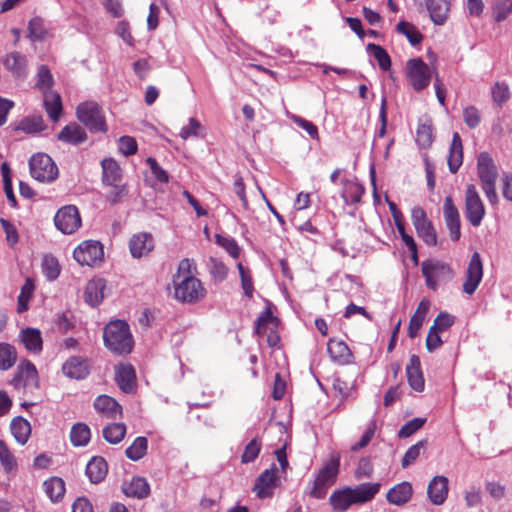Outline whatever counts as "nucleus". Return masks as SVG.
I'll return each mask as SVG.
<instances>
[{
    "label": "nucleus",
    "mask_w": 512,
    "mask_h": 512,
    "mask_svg": "<svg viewBox=\"0 0 512 512\" xmlns=\"http://www.w3.org/2000/svg\"><path fill=\"white\" fill-rule=\"evenodd\" d=\"M491 94L493 101L501 106L510 97L509 87L505 83L496 82L492 87Z\"/></svg>",
    "instance_id": "6e6d98bb"
},
{
    "label": "nucleus",
    "mask_w": 512,
    "mask_h": 512,
    "mask_svg": "<svg viewBox=\"0 0 512 512\" xmlns=\"http://www.w3.org/2000/svg\"><path fill=\"white\" fill-rule=\"evenodd\" d=\"M427 445L426 440L418 441L416 444L412 445L404 454L401 466L402 468H407L409 465L414 463L417 458L420 456V453L423 449H425Z\"/></svg>",
    "instance_id": "603ef678"
},
{
    "label": "nucleus",
    "mask_w": 512,
    "mask_h": 512,
    "mask_svg": "<svg viewBox=\"0 0 512 512\" xmlns=\"http://www.w3.org/2000/svg\"><path fill=\"white\" fill-rule=\"evenodd\" d=\"M62 371L70 378L83 379L89 373V365L85 359L72 356L63 364Z\"/></svg>",
    "instance_id": "a878e982"
},
{
    "label": "nucleus",
    "mask_w": 512,
    "mask_h": 512,
    "mask_svg": "<svg viewBox=\"0 0 512 512\" xmlns=\"http://www.w3.org/2000/svg\"><path fill=\"white\" fill-rule=\"evenodd\" d=\"M421 271L425 277L426 285L433 290L437 289L440 281L449 280L453 273L450 266L438 260H427L421 265Z\"/></svg>",
    "instance_id": "9b49d317"
},
{
    "label": "nucleus",
    "mask_w": 512,
    "mask_h": 512,
    "mask_svg": "<svg viewBox=\"0 0 512 512\" xmlns=\"http://www.w3.org/2000/svg\"><path fill=\"white\" fill-rule=\"evenodd\" d=\"M216 242L222 248H224L233 258L236 259L239 257V246L233 238L216 235Z\"/></svg>",
    "instance_id": "052dcab7"
},
{
    "label": "nucleus",
    "mask_w": 512,
    "mask_h": 512,
    "mask_svg": "<svg viewBox=\"0 0 512 512\" xmlns=\"http://www.w3.org/2000/svg\"><path fill=\"white\" fill-rule=\"evenodd\" d=\"M94 409L108 419H116L122 415V406L108 395H99L93 403Z\"/></svg>",
    "instance_id": "6ab92c4d"
},
{
    "label": "nucleus",
    "mask_w": 512,
    "mask_h": 512,
    "mask_svg": "<svg viewBox=\"0 0 512 512\" xmlns=\"http://www.w3.org/2000/svg\"><path fill=\"white\" fill-rule=\"evenodd\" d=\"M42 271L48 280L57 279L60 274V265L57 259L51 255H45L42 261Z\"/></svg>",
    "instance_id": "8fccbe9b"
},
{
    "label": "nucleus",
    "mask_w": 512,
    "mask_h": 512,
    "mask_svg": "<svg viewBox=\"0 0 512 512\" xmlns=\"http://www.w3.org/2000/svg\"><path fill=\"white\" fill-rule=\"evenodd\" d=\"M107 186L110 187V190L106 194V199L111 204L121 202L128 195V189L125 184L116 183L115 185Z\"/></svg>",
    "instance_id": "864d4df0"
},
{
    "label": "nucleus",
    "mask_w": 512,
    "mask_h": 512,
    "mask_svg": "<svg viewBox=\"0 0 512 512\" xmlns=\"http://www.w3.org/2000/svg\"><path fill=\"white\" fill-rule=\"evenodd\" d=\"M58 139L73 145H78L87 139L86 132L76 123L66 125L59 133Z\"/></svg>",
    "instance_id": "72a5a7b5"
},
{
    "label": "nucleus",
    "mask_w": 512,
    "mask_h": 512,
    "mask_svg": "<svg viewBox=\"0 0 512 512\" xmlns=\"http://www.w3.org/2000/svg\"><path fill=\"white\" fill-rule=\"evenodd\" d=\"M447 162L449 166V171L453 174H455L462 165L463 146L461 137L457 132L453 134Z\"/></svg>",
    "instance_id": "c85d7f7f"
},
{
    "label": "nucleus",
    "mask_w": 512,
    "mask_h": 512,
    "mask_svg": "<svg viewBox=\"0 0 512 512\" xmlns=\"http://www.w3.org/2000/svg\"><path fill=\"white\" fill-rule=\"evenodd\" d=\"M102 182L104 185H115L122 180V170L113 158H105L101 161Z\"/></svg>",
    "instance_id": "cd10ccee"
},
{
    "label": "nucleus",
    "mask_w": 512,
    "mask_h": 512,
    "mask_svg": "<svg viewBox=\"0 0 512 512\" xmlns=\"http://www.w3.org/2000/svg\"><path fill=\"white\" fill-rule=\"evenodd\" d=\"M0 462L7 471L12 470L16 465L14 456L2 440H0Z\"/></svg>",
    "instance_id": "e2e57ef3"
},
{
    "label": "nucleus",
    "mask_w": 512,
    "mask_h": 512,
    "mask_svg": "<svg viewBox=\"0 0 512 512\" xmlns=\"http://www.w3.org/2000/svg\"><path fill=\"white\" fill-rule=\"evenodd\" d=\"M406 74L415 91L425 89L431 80V69L421 58H413L407 62Z\"/></svg>",
    "instance_id": "9d476101"
},
{
    "label": "nucleus",
    "mask_w": 512,
    "mask_h": 512,
    "mask_svg": "<svg viewBox=\"0 0 512 512\" xmlns=\"http://www.w3.org/2000/svg\"><path fill=\"white\" fill-rule=\"evenodd\" d=\"M20 340L24 347L32 352L39 353L42 350L41 332L36 328H25L20 331Z\"/></svg>",
    "instance_id": "473e14b6"
},
{
    "label": "nucleus",
    "mask_w": 512,
    "mask_h": 512,
    "mask_svg": "<svg viewBox=\"0 0 512 512\" xmlns=\"http://www.w3.org/2000/svg\"><path fill=\"white\" fill-rule=\"evenodd\" d=\"M104 344L116 354H128L133 348L129 325L122 320L109 322L103 331Z\"/></svg>",
    "instance_id": "f03ea898"
},
{
    "label": "nucleus",
    "mask_w": 512,
    "mask_h": 512,
    "mask_svg": "<svg viewBox=\"0 0 512 512\" xmlns=\"http://www.w3.org/2000/svg\"><path fill=\"white\" fill-rule=\"evenodd\" d=\"M237 267H238V270H239V273H240L241 285H242L244 294L247 297H252L253 291H254V286H253L252 278L248 274V272L246 271V269L244 268L242 263H239Z\"/></svg>",
    "instance_id": "774afa93"
},
{
    "label": "nucleus",
    "mask_w": 512,
    "mask_h": 512,
    "mask_svg": "<svg viewBox=\"0 0 512 512\" xmlns=\"http://www.w3.org/2000/svg\"><path fill=\"white\" fill-rule=\"evenodd\" d=\"M412 223L418 236L429 246L437 244V235L426 212L421 207H414L411 212Z\"/></svg>",
    "instance_id": "ddd939ff"
},
{
    "label": "nucleus",
    "mask_w": 512,
    "mask_h": 512,
    "mask_svg": "<svg viewBox=\"0 0 512 512\" xmlns=\"http://www.w3.org/2000/svg\"><path fill=\"white\" fill-rule=\"evenodd\" d=\"M54 80L49 69L42 65L39 67L37 72L36 87L45 94V92H51Z\"/></svg>",
    "instance_id": "a18cd8bd"
},
{
    "label": "nucleus",
    "mask_w": 512,
    "mask_h": 512,
    "mask_svg": "<svg viewBox=\"0 0 512 512\" xmlns=\"http://www.w3.org/2000/svg\"><path fill=\"white\" fill-rule=\"evenodd\" d=\"M10 428L12 435L19 444L24 445L28 441L31 434V425L26 419L22 417L14 418Z\"/></svg>",
    "instance_id": "c9c22d12"
},
{
    "label": "nucleus",
    "mask_w": 512,
    "mask_h": 512,
    "mask_svg": "<svg viewBox=\"0 0 512 512\" xmlns=\"http://www.w3.org/2000/svg\"><path fill=\"white\" fill-rule=\"evenodd\" d=\"M278 468L275 464L263 471L257 478L253 491L257 497L264 499L273 495V490L278 486Z\"/></svg>",
    "instance_id": "2eb2a0df"
},
{
    "label": "nucleus",
    "mask_w": 512,
    "mask_h": 512,
    "mask_svg": "<svg viewBox=\"0 0 512 512\" xmlns=\"http://www.w3.org/2000/svg\"><path fill=\"white\" fill-rule=\"evenodd\" d=\"M261 450V444L258 441L257 438L252 439L245 447L244 452L242 454V462L243 463H251L253 462L257 456L259 455V452Z\"/></svg>",
    "instance_id": "13d9d810"
},
{
    "label": "nucleus",
    "mask_w": 512,
    "mask_h": 512,
    "mask_svg": "<svg viewBox=\"0 0 512 512\" xmlns=\"http://www.w3.org/2000/svg\"><path fill=\"white\" fill-rule=\"evenodd\" d=\"M426 422V418H413L412 420L405 423L401 429L398 431V436L400 438H407L417 432L419 429L423 427Z\"/></svg>",
    "instance_id": "5fc2aeb1"
},
{
    "label": "nucleus",
    "mask_w": 512,
    "mask_h": 512,
    "mask_svg": "<svg viewBox=\"0 0 512 512\" xmlns=\"http://www.w3.org/2000/svg\"><path fill=\"white\" fill-rule=\"evenodd\" d=\"M380 483H362L355 487H345L334 491L329 503L334 512H345L352 505L371 501L380 490Z\"/></svg>",
    "instance_id": "f257e3e1"
},
{
    "label": "nucleus",
    "mask_w": 512,
    "mask_h": 512,
    "mask_svg": "<svg viewBox=\"0 0 512 512\" xmlns=\"http://www.w3.org/2000/svg\"><path fill=\"white\" fill-rule=\"evenodd\" d=\"M29 36L32 40H41L46 35L43 21L40 18H33L29 22Z\"/></svg>",
    "instance_id": "69168bd1"
},
{
    "label": "nucleus",
    "mask_w": 512,
    "mask_h": 512,
    "mask_svg": "<svg viewBox=\"0 0 512 512\" xmlns=\"http://www.w3.org/2000/svg\"><path fill=\"white\" fill-rule=\"evenodd\" d=\"M108 472V466L103 457L95 456L86 465V475L92 483L101 482Z\"/></svg>",
    "instance_id": "2f4dec72"
},
{
    "label": "nucleus",
    "mask_w": 512,
    "mask_h": 512,
    "mask_svg": "<svg viewBox=\"0 0 512 512\" xmlns=\"http://www.w3.org/2000/svg\"><path fill=\"white\" fill-rule=\"evenodd\" d=\"M412 494L413 487L411 483L403 481L388 490L386 499L392 505L403 506L411 499Z\"/></svg>",
    "instance_id": "4be33fe9"
},
{
    "label": "nucleus",
    "mask_w": 512,
    "mask_h": 512,
    "mask_svg": "<svg viewBox=\"0 0 512 512\" xmlns=\"http://www.w3.org/2000/svg\"><path fill=\"white\" fill-rule=\"evenodd\" d=\"M327 351L331 360L339 365L351 362L352 353L347 344L342 340L330 339L327 344Z\"/></svg>",
    "instance_id": "b1692460"
},
{
    "label": "nucleus",
    "mask_w": 512,
    "mask_h": 512,
    "mask_svg": "<svg viewBox=\"0 0 512 512\" xmlns=\"http://www.w3.org/2000/svg\"><path fill=\"white\" fill-rule=\"evenodd\" d=\"M290 119L299 127L304 129L311 138L318 139V128L316 125H314L311 121H308L300 116L297 115H291L289 116Z\"/></svg>",
    "instance_id": "0e129e2a"
},
{
    "label": "nucleus",
    "mask_w": 512,
    "mask_h": 512,
    "mask_svg": "<svg viewBox=\"0 0 512 512\" xmlns=\"http://www.w3.org/2000/svg\"><path fill=\"white\" fill-rule=\"evenodd\" d=\"M105 289L106 281L103 278H93L85 286V302L91 307L98 306L105 297Z\"/></svg>",
    "instance_id": "412c9836"
},
{
    "label": "nucleus",
    "mask_w": 512,
    "mask_h": 512,
    "mask_svg": "<svg viewBox=\"0 0 512 512\" xmlns=\"http://www.w3.org/2000/svg\"><path fill=\"white\" fill-rule=\"evenodd\" d=\"M483 276V266L480 254L474 252L471 256L466 271V279L463 284V291L469 295L473 294L480 284Z\"/></svg>",
    "instance_id": "dca6fc26"
},
{
    "label": "nucleus",
    "mask_w": 512,
    "mask_h": 512,
    "mask_svg": "<svg viewBox=\"0 0 512 512\" xmlns=\"http://www.w3.org/2000/svg\"><path fill=\"white\" fill-rule=\"evenodd\" d=\"M443 214L451 240L458 241L461 235L460 215L457 207L453 203L451 196H447L444 200Z\"/></svg>",
    "instance_id": "f3484780"
},
{
    "label": "nucleus",
    "mask_w": 512,
    "mask_h": 512,
    "mask_svg": "<svg viewBox=\"0 0 512 512\" xmlns=\"http://www.w3.org/2000/svg\"><path fill=\"white\" fill-rule=\"evenodd\" d=\"M91 438V431L87 424L78 422L74 424L70 431V441L75 447L86 446Z\"/></svg>",
    "instance_id": "e433bc0d"
},
{
    "label": "nucleus",
    "mask_w": 512,
    "mask_h": 512,
    "mask_svg": "<svg viewBox=\"0 0 512 512\" xmlns=\"http://www.w3.org/2000/svg\"><path fill=\"white\" fill-rule=\"evenodd\" d=\"M126 425L124 423H110L103 428V438L110 444L120 443L126 435Z\"/></svg>",
    "instance_id": "58836bf2"
},
{
    "label": "nucleus",
    "mask_w": 512,
    "mask_h": 512,
    "mask_svg": "<svg viewBox=\"0 0 512 512\" xmlns=\"http://www.w3.org/2000/svg\"><path fill=\"white\" fill-rule=\"evenodd\" d=\"M4 65L16 77L22 78L27 75V59L19 52L7 54Z\"/></svg>",
    "instance_id": "c756f323"
},
{
    "label": "nucleus",
    "mask_w": 512,
    "mask_h": 512,
    "mask_svg": "<svg viewBox=\"0 0 512 512\" xmlns=\"http://www.w3.org/2000/svg\"><path fill=\"white\" fill-rule=\"evenodd\" d=\"M455 318L454 316L446 313L441 312L434 320L433 325L431 326L434 328V330L442 333L447 331L453 324H454Z\"/></svg>",
    "instance_id": "680f3d73"
},
{
    "label": "nucleus",
    "mask_w": 512,
    "mask_h": 512,
    "mask_svg": "<svg viewBox=\"0 0 512 512\" xmlns=\"http://www.w3.org/2000/svg\"><path fill=\"white\" fill-rule=\"evenodd\" d=\"M78 120L84 124L91 132H105L107 126L104 115L95 102H84L78 105L76 109Z\"/></svg>",
    "instance_id": "423d86ee"
},
{
    "label": "nucleus",
    "mask_w": 512,
    "mask_h": 512,
    "mask_svg": "<svg viewBox=\"0 0 512 512\" xmlns=\"http://www.w3.org/2000/svg\"><path fill=\"white\" fill-rule=\"evenodd\" d=\"M451 0H427L426 5L430 13L431 20L436 25H442L450 9Z\"/></svg>",
    "instance_id": "7c9ffc66"
},
{
    "label": "nucleus",
    "mask_w": 512,
    "mask_h": 512,
    "mask_svg": "<svg viewBox=\"0 0 512 512\" xmlns=\"http://www.w3.org/2000/svg\"><path fill=\"white\" fill-rule=\"evenodd\" d=\"M43 488L46 495L52 502H58L64 497L65 494V483L59 477H51L44 481Z\"/></svg>",
    "instance_id": "4c0bfd02"
},
{
    "label": "nucleus",
    "mask_w": 512,
    "mask_h": 512,
    "mask_svg": "<svg viewBox=\"0 0 512 512\" xmlns=\"http://www.w3.org/2000/svg\"><path fill=\"white\" fill-rule=\"evenodd\" d=\"M406 374L410 387L417 392H422L424 390L425 382L418 356L412 355L410 357L409 363L406 366Z\"/></svg>",
    "instance_id": "5701e85b"
},
{
    "label": "nucleus",
    "mask_w": 512,
    "mask_h": 512,
    "mask_svg": "<svg viewBox=\"0 0 512 512\" xmlns=\"http://www.w3.org/2000/svg\"><path fill=\"white\" fill-rule=\"evenodd\" d=\"M339 465V458H332L320 469L310 491L313 498L322 499L326 496L328 488L336 481Z\"/></svg>",
    "instance_id": "20e7f679"
},
{
    "label": "nucleus",
    "mask_w": 512,
    "mask_h": 512,
    "mask_svg": "<svg viewBox=\"0 0 512 512\" xmlns=\"http://www.w3.org/2000/svg\"><path fill=\"white\" fill-rule=\"evenodd\" d=\"M31 176L39 182H52L58 177V167L45 153H36L29 160Z\"/></svg>",
    "instance_id": "39448f33"
},
{
    "label": "nucleus",
    "mask_w": 512,
    "mask_h": 512,
    "mask_svg": "<svg viewBox=\"0 0 512 512\" xmlns=\"http://www.w3.org/2000/svg\"><path fill=\"white\" fill-rule=\"evenodd\" d=\"M449 482L445 476H435L428 484L427 494L434 505H442L448 496Z\"/></svg>",
    "instance_id": "a211bd4d"
},
{
    "label": "nucleus",
    "mask_w": 512,
    "mask_h": 512,
    "mask_svg": "<svg viewBox=\"0 0 512 512\" xmlns=\"http://www.w3.org/2000/svg\"><path fill=\"white\" fill-rule=\"evenodd\" d=\"M367 52L370 53L378 62L379 67L383 71H387L391 67V58L384 48L380 45L369 43Z\"/></svg>",
    "instance_id": "c03bdc74"
},
{
    "label": "nucleus",
    "mask_w": 512,
    "mask_h": 512,
    "mask_svg": "<svg viewBox=\"0 0 512 512\" xmlns=\"http://www.w3.org/2000/svg\"><path fill=\"white\" fill-rule=\"evenodd\" d=\"M16 389L33 391L39 387L38 372L35 365L29 360H22L17 366L16 373L11 380Z\"/></svg>",
    "instance_id": "f8f14e48"
},
{
    "label": "nucleus",
    "mask_w": 512,
    "mask_h": 512,
    "mask_svg": "<svg viewBox=\"0 0 512 512\" xmlns=\"http://www.w3.org/2000/svg\"><path fill=\"white\" fill-rule=\"evenodd\" d=\"M477 174L481 181L482 190L488 201L495 205L498 203L496 193V180L498 177L497 167L488 152H481L477 158Z\"/></svg>",
    "instance_id": "7ed1b4c3"
},
{
    "label": "nucleus",
    "mask_w": 512,
    "mask_h": 512,
    "mask_svg": "<svg viewBox=\"0 0 512 512\" xmlns=\"http://www.w3.org/2000/svg\"><path fill=\"white\" fill-rule=\"evenodd\" d=\"M397 31L403 35L406 36V38L408 39V41L412 44V45H417L419 44L421 41H422V35L421 33L418 31V29L410 24L409 22H406V21H401L397 24Z\"/></svg>",
    "instance_id": "49530a36"
},
{
    "label": "nucleus",
    "mask_w": 512,
    "mask_h": 512,
    "mask_svg": "<svg viewBox=\"0 0 512 512\" xmlns=\"http://www.w3.org/2000/svg\"><path fill=\"white\" fill-rule=\"evenodd\" d=\"M115 380L124 393H131L135 387V370L130 364H120L116 368Z\"/></svg>",
    "instance_id": "393cba45"
},
{
    "label": "nucleus",
    "mask_w": 512,
    "mask_h": 512,
    "mask_svg": "<svg viewBox=\"0 0 512 512\" xmlns=\"http://www.w3.org/2000/svg\"><path fill=\"white\" fill-rule=\"evenodd\" d=\"M17 361V351L8 343H0V370L6 371Z\"/></svg>",
    "instance_id": "79ce46f5"
},
{
    "label": "nucleus",
    "mask_w": 512,
    "mask_h": 512,
    "mask_svg": "<svg viewBox=\"0 0 512 512\" xmlns=\"http://www.w3.org/2000/svg\"><path fill=\"white\" fill-rule=\"evenodd\" d=\"M147 449V438L139 436L133 441V443L129 447L126 448L125 455L128 459L132 461H138L146 455Z\"/></svg>",
    "instance_id": "a19ab883"
},
{
    "label": "nucleus",
    "mask_w": 512,
    "mask_h": 512,
    "mask_svg": "<svg viewBox=\"0 0 512 512\" xmlns=\"http://www.w3.org/2000/svg\"><path fill=\"white\" fill-rule=\"evenodd\" d=\"M122 491L128 497L143 499L149 495L150 486L145 478L133 477L130 482L123 483Z\"/></svg>",
    "instance_id": "bb28decb"
},
{
    "label": "nucleus",
    "mask_w": 512,
    "mask_h": 512,
    "mask_svg": "<svg viewBox=\"0 0 512 512\" xmlns=\"http://www.w3.org/2000/svg\"><path fill=\"white\" fill-rule=\"evenodd\" d=\"M274 322H277V319L273 316L270 308H266L256 320V333L258 335L265 334L267 325Z\"/></svg>",
    "instance_id": "bf43d9fd"
},
{
    "label": "nucleus",
    "mask_w": 512,
    "mask_h": 512,
    "mask_svg": "<svg viewBox=\"0 0 512 512\" xmlns=\"http://www.w3.org/2000/svg\"><path fill=\"white\" fill-rule=\"evenodd\" d=\"M54 223L62 233H74L81 225V218L77 207L67 205L60 208L54 217Z\"/></svg>",
    "instance_id": "4468645a"
},
{
    "label": "nucleus",
    "mask_w": 512,
    "mask_h": 512,
    "mask_svg": "<svg viewBox=\"0 0 512 512\" xmlns=\"http://www.w3.org/2000/svg\"><path fill=\"white\" fill-rule=\"evenodd\" d=\"M492 11L496 22L504 21L512 13V0H496Z\"/></svg>",
    "instance_id": "3c124183"
},
{
    "label": "nucleus",
    "mask_w": 512,
    "mask_h": 512,
    "mask_svg": "<svg viewBox=\"0 0 512 512\" xmlns=\"http://www.w3.org/2000/svg\"><path fill=\"white\" fill-rule=\"evenodd\" d=\"M73 257L82 266H97L104 259L103 245L95 240L84 241L75 248Z\"/></svg>",
    "instance_id": "6e6552de"
},
{
    "label": "nucleus",
    "mask_w": 512,
    "mask_h": 512,
    "mask_svg": "<svg viewBox=\"0 0 512 512\" xmlns=\"http://www.w3.org/2000/svg\"><path fill=\"white\" fill-rule=\"evenodd\" d=\"M464 123L470 128H476L481 121L480 111L475 106H467L463 110Z\"/></svg>",
    "instance_id": "4d7b16f0"
},
{
    "label": "nucleus",
    "mask_w": 512,
    "mask_h": 512,
    "mask_svg": "<svg viewBox=\"0 0 512 512\" xmlns=\"http://www.w3.org/2000/svg\"><path fill=\"white\" fill-rule=\"evenodd\" d=\"M465 215L473 227H478L485 216L484 204L474 184L466 186Z\"/></svg>",
    "instance_id": "1a4fd4ad"
},
{
    "label": "nucleus",
    "mask_w": 512,
    "mask_h": 512,
    "mask_svg": "<svg viewBox=\"0 0 512 512\" xmlns=\"http://www.w3.org/2000/svg\"><path fill=\"white\" fill-rule=\"evenodd\" d=\"M179 136L183 140H186L190 137H203L204 128L197 119L191 117L189 118L188 124L181 128Z\"/></svg>",
    "instance_id": "09e8293b"
},
{
    "label": "nucleus",
    "mask_w": 512,
    "mask_h": 512,
    "mask_svg": "<svg viewBox=\"0 0 512 512\" xmlns=\"http://www.w3.org/2000/svg\"><path fill=\"white\" fill-rule=\"evenodd\" d=\"M44 127L45 125L42 116L24 118L18 125L19 130L28 134L40 132Z\"/></svg>",
    "instance_id": "de8ad7c7"
},
{
    "label": "nucleus",
    "mask_w": 512,
    "mask_h": 512,
    "mask_svg": "<svg viewBox=\"0 0 512 512\" xmlns=\"http://www.w3.org/2000/svg\"><path fill=\"white\" fill-rule=\"evenodd\" d=\"M43 102L46 112L51 120L57 121L62 113V101L60 95L55 92H45Z\"/></svg>",
    "instance_id": "f704fd0d"
},
{
    "label": "nucleus",
    "mask_w": 512,
    "mask_h": 512,
    "mask_svg": "<svg viewBox=\"0 0 512 512\" xmlns=\"http://www.w3.org/2000/svg\"><path fill=\"white\" fill-rule=\"evenodd\" d=\"M129 248L133 258L148 255L154 248V239L149 233H138L131 237Z\"/></svg>",
    "instance_id": "aec40b11"
},
{
    "label": "nucleus",
    "mask_w": 512,
    "mask_h": 512,
    "mask_svg": "<svg viewBox=\"0 0 512 512\" xmlns=\"http://www.w3.org/2000/svg\"><path fill=\"white\" fill-rule=\"evenodd\" d=\"M416 142L421 147H428L433 142V129L430 120L420 121L416 130Z\"/></svg>",
    "instance_id": "37998d69"
},
{
    "label": "nucleus",
    "mask_w": 512,
    "mask_h": 512,
    "mask_svg": "<svg viewBox=\"0 0 512 512\" xmlns=\"http://www.w3.org/2000/svg\"><path fill=\"white\" fill-rule=\"evenodd\" d=\"M175 297L183 303H195L204 298L206 290L199 279L188 275L175 280Z\"/></svg>",
    "instance_id": "0eeeda50"
},
{
    "label": "nucleus",
    "mask_w": 512,
    "mask_h": 512,
    "mask_svg": "<svg viewBox=\"0 0 512 512\" xmlns=\"http://www.w3.org/2000/svg\"><path fill=\"white\" fill-rule=\"evenodd\" d=\"M363 193L362 185L346 180L341 196L346 204H354L360 202Z\"/></svg>",
    "instance_id": "ea45409f"
},
{
    "label": "nucleus",
    "mask_w": 512,
    "mask_h": 512,
    "mask_svg": "<svg viewBox=\"0 0 512 512\" xmlns=\"http://www.w3.org/2000/svg\"><path fill=\"white\" fill-rule=\"evenodd\" d=\"M119 150L125 156L133 155L137 152V142L133 137L122 136L119 139Z\"/></svg>",
    "instance_id": "338daca9"
}]
</instances>
